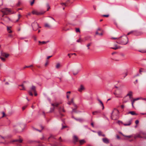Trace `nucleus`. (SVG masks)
<instances>
[{
	"instance_id": "4be33fe9",
	"label": "nucleus",
	"mask_w": 146,
	"mask_h": 146,
	"mask_svg": "<svg viewBox=\"0 0 146 146\" xmlns=\"http://www.w3.org/2000/svg\"><path fill=\"white\" fill-rule=\"evenodd\" d=\"M86 142L85 141L84 139H82L79 141V143L80 145H82Z\"/></svg>"
},
{
	"instance_id": "0eeeda50",
	"label": "nucleus",
	"mask_w": 146,
	"mask_h": 146,
	"mask_svg": "<svg viewBox=\"0 0 146 146\" xmlns=\"http://www.w3.org/2000/svg\"><path fill=\"white\" fill-rule=\"evenodd\" d=\"M33 14L36 15H39L43 14L44 13L42 12H39L35 11H33L32 12Z\"/></svg>"
},
{
	"instance_id": "bf43d9fd",
	"label": "nucleus",
	"mask_w": 146,
	"mask_h": 146,
	"mask_svg": "<svg viewBox=\"0 0 146 146\" xmlns=\"http://www.w3.org/2000/svg\"><path fill=\"white\" fill-rule=\"evenodd\" d=\"M34 2V1H32V2H31V5H33V4Z\"/></svg>"
},
{
	"instance_id": "de8ad7c7",
	"label": "nucleus",
	"mask_w": 146,
	"mask_h": 146,
	"mask_svg": "<svg viewBox=\"0 0 146 146\" xmlns=\"http://www.w3.org/2000/svg\"><path fill=\"white\" fill-rule=\"evenodd\" d=\"M9 56V54H8L5 53V56L6 58H7Z\"/></svg>"
},
{
	"instance_id": "b1692460",
	"label": "nucleus",
	"mask_w": 146,
	"mask_h": 146,
	"mask_svg": "<svg viewBox=\"0 0 146 146\" xmlns=\"http://www.w3.org/2000/svg\"><path fill=\"white\" fill-rule=\"evenodd\" d=\"M19 86L22 87L21 88H20V90H26L25 88L24 87V85L23 84L19 85Z\"/></svg>"
},
{
	"instance_id": "aec40b11",
	"label": "nucleus",
	"mask_w": 146,
	"mask_h": 146,
	"mask_svg": "<svg viewBox=\"0 0 146 146\" xmlns=\"http://www.w3.org/2000/svg\"><path fill=\"white\" fill-rule=\"evenodd\" d=\"M98 100L102 106V109L103 110L104 108V106L103 103H102V101L99 99H98Z\"/></svg>"
},
{
	"instance_id": "13d9d810",
	"label": "nucleus",
	"mask_w": 146,
	"mask_h": 146,
	"mask_svg": "<svg viewBox=\"0 0 146 146\" xmlns=\"http://www.w3.org/2000/svg\"><path fill=\"white\" fill-rule=\"evenodd\" d=\"M20 4H21L20 2L19 1L18 2V3H17V6H19L20 5Z\"/></svg>"
},
{
	"instance_id": "3c124183",
	"label": "nucleus",
	"mask_w": 146,
	"mask_h": 146,
	"mask_svg": "<svg viewBox=\"0 0 146 146\" xmlns=\"http://www.w3.org/2000/svg\"><path fill=\"white\" fill-rule=\"evenodd\" d=\"M81 40L80 38L79 39L77 40H76V42H80Z\"/></svg>"
},
{
	"instance_id": "37998d69",
	"label": "nucleus",
	"mask_w": 146,
	"mask_h": 146,
	"mask_svg": "<svg viewBox=\"0 0 146 146\" xmlns=\"http://www.w3.org/2000/svg\"><path fill=\"white\" fill-rule=\"evenodd\" d=\"M33 65H31L30 66H25V67H24V68H30V67H33Z\"/></svg>"
},
{
	"instance_id": "052dcab7",
	"label": "nucleus",
	"mask_w": 146,
	"mask_h": 146,
	"mask_svg": "<svg viewBox=\"0 0 146 146\" xmlns=\"http://www.w3.org/2000/svg\"><path fill=\"white\" fill-rule=\"evenodd\" d=\"M52 138L54 139H55V137H54L53 135H51L50 136V137L49 138Z\"/></svg>"
},
{
	"instance_id": "69168bd1",
	"label": "nucleus",
	"mask_w": 146,
	"mask_h": 146,
	"mask_svg": "<svg viewBox=\"0 0 146 146\" xmlns=\"http://www.w3.org/2000/svg\"><path fill=\"white\" fill-rule=\"evenodd\" d=\"M93 8L94 10H96V7L95 6H93Z\"/></svg>"
},
{
	"instance_id": "a211bd4d",
	"label": "nucleus",
	"mask_w": 146,
	"mask_h": 146,
	"mask_svg": "<svg viewBox=\"0 0 146 146\" xmlns=\"http://www.w3.org/2000/svg\"><path fill=\"white\" fill-rule=\"evenodd\" d=\"M133 34L135 36H138L140 35V33L137 31H133Z\"/></svg>"
},
{
	"instance_id": "774afa93",
	"label": "nucleus",
	"mask_w": 146,
	"mask_h": 146,
	"mask_svg": "<svg viewBox=\"0 0 146 146\" xmlns=\"http://www.w3.org/2000/svg\"><path fill=\"white\" fill-rule=\"evenodd\" d=\"M121 56H122L124 57L125 56V55L123 54H121Z\"/></svg>"
},
{
	"instance_id": "0e129e2a",
	"label": "nucleus",
	"mask_w": 146,
	"mask_h": 146,
	"mask_svg": "<svg viewBox=\"0 0 146 146\" xmlns=\"http://www.w3.org/2000/svg\"><path fill=\"white\" fill-rule=\"evenodd\" d=\"M121 108L122 109H123L124 107V106L123 105H121Z\"/></svg>"
},
{
	"instance_id": "c756f323",
	"label": "nucleus",
	"mask_w": 146,
	"mask_h": 146,
	"mask_svg": "<svg viewBox=\"0 0 146 146\" xmlns=\"http://www.w3.org/2000/svg\"><path fill=\"white\" fill-rule=\"evenodd\" d=\"M11 27H10V28L8 27H7V31L9 33H11L12 32V31L10 29V28H11Z\"/></svg>"
},
{
	"instance_id": "423d86ee",
	"label": "nucleus",
	"mask_w": 146,
	"mask_h": 146,
	"mask_svg": "<svg viewBox=\"0 0 146 146\" xmlns=\"http://www.w3.org/2000/svg\"><path fill=\"white\" fill-rule=\"evenodd\" d=\"M134 137L135 139L137 138H140L146 139V136L142 137L139 134H136L134 135Z\"/></svg>"
},
{
	"instance_id": "c9c22d12",
	"label": "nucleus",
	"mask_w": 146,
	"mask_h": 146,
	"mask_svg": "<svg viewBox=\"0 0 146 146\" xmlns=\"http://www.w3.org/2000/svg\"><path fill=\"white\" fill-rule=\"evenodd\" d=\"M139 51L142 53H145L146 52V50H139Z\"/></svg>"
},
{
	"instance_id": "9d476101",
	"label": "nucleus",
	"mask_w": 146,
	"mask_h": 146,
	"mask_svg": "<svg viewBox=\"0 0 146 146\" xmlns=\"http://www.w3.org/2000/svg\"><path fill=\"white\" fill-rule=\"evenodd\" d=\"M29 91H31V92H33L34 93L36 91L35 86L33 85L30 88V90Z\"/></svg>"
},
{
	"instance_id": "ea45409f",
	"label": "nucleus",
	"mask_w": 146,
	"mask_h": 146,
	"mask_svg": "<svg viewBox=\"0 0 146 146\" xmlns=\"http://www.w3.org/2000/svg\"><path fill=\"white\" fill-rule=\"evenodd\" d=\"M28 92L30 96H33V94L32 92L31 91H29Z\"/></svg>"
},
{
	"instance_id": "bb28decb",
	"label": "nucleus",
	"mask_w": 146,
	"mask_h": 146,
	"mask_svg": "<svg viewBox=\"0 0 146 146\" xmlns=\"http://www.w3.org/2000/svg\"><path fill=\"white\" fill-rule=\"evenodd\" d=\"M79 72V70H77L76 71V72H75L74 71H72L73 74L74 75H76Z\"/></svg>"
},
{
	"instance_id": "6ab92c4d",
	"label": "nucleus",
	"mask_w": 146,
	"mask_h": 146,
	"mask_svg": "<svg viewBox=\"0 0 146 146\" xmlns=\"http://www.w3.org/2000/svg\"><path fill=\"white\" fill-rule=\"evenodd\" d=\"M132 94H133V92L132 91H129L128 92V93H127V95L125 97H126V96H128L129 97L130 96H132Z\"/></svg>"
},
{
	"instance_id": "09e8293b",
	"label": "nucleus",
	"mask_w": 146,
	"mask_h": 146,
	"mask_svg": "<svg viewBox=\"0 0 146 146\" xmlns=\"http://www.w3.org/2000/svg\"><path fill=\"white\" fill-rule=\"evenodd\" d=\"M67 126H62V127L61 128V129H62L64 128L67 127Z\"/></svg>"
},
{
	"instance_id": "49530a36",
	"label": "nucleus",
	"mask_w": 146,
	"mask_h": 146,
	"mask_svg": "<svg viewBox=\"0 0 146 146\" xmlns=\"http://www.w3.org/2000/svg\"><path fill=\"white\" fill-rule=\"evenodd\" d=\"M133 31H131V32H129L127 34V35H129L130 34H132V33H133Z\"/></svg>"
},
{
	"instance_id": "8fccbe9b",
	"label": "nucleus",
	"mask_w": 146,
	"mask_h": 146,
	"mask_svg": "<svg viewBox=\"0 0 146 146\" xmlns=\"http://www.w3.org/2000/svg\"><path fill=\"white\" fill-rule=\"evenodd\" d=\"M102 16L103 17H108L109 16V15H103Z\"/></svg>"
},
{
	"instance_id": "864d4df0",
	"label": "nucleus",
	"mask_w": 146,
	"mask_h": 146,
	"mask_svg": "<svg viewBox=\"0 0 146 146\" xmlns=\"http://www.w3.org/2000/svg\"><path fill=\"white\" fill-rule=\"evenodd\" d=\"M139 123V121L138 120H136L135 121V123L136 124H138Z\"/></svg>"
},
{
	"instance_id": "ddd939ff",
	"label": "nucleus",
	"mask_w": 146,
	"mask_h": 146,
	"mask_svg": "<svg viewBox=\"0 0 146 146\" xmlns=\"http://www.w3.org/2000/svg\"><path fill=\"white\" fill-rule=\"evenodd\" d=\"M23 141V140L21 139H16V140H14L13 141H10V143H11L12 142H19L20 143H22Z\"/></svg>"
},
{
	"instance_id": "393cba45",
	"label": "nucleus",
	"mask_w": 146,
	"mask_h": 146,
	"mask_svg": "<svg viewBox=\"0 0 146 146\" xmlns=\"http://www.w3.org/2000/svg\"><path fill=\"white\" fill-rule=\"evenodd\" d=\"M116 91H115L114 92H113V94H114L115 96L116 97H121V96H120V95L118 94H117L116 92Z\"/></svg>"
},
{
	"instance_id": "7c9ffc66",
	"label": "nucleus",
	"mask_w": 146,
	"mask_h": 146,
	"mask_svg": "<svg viewBox=\"0 0 146 146\" xmlns=\"http://www.w3.org/2000/svg\"><path fill=\"white\" fill-rule=\"evenodd\" d=\"M49 41H47V42H46V41H38V42L39 43H41V44H46V43L47 42H48Z\"/></svg>"
},
{
	"instance_id": "2f4dec72",
	"label": "nucleus",
	"mask_w": 146,
	"mask_h": 146,
	"mask_svg": "<svg viewBox=\"0 0 146 146\" xmlns=\"http://www.w3.org/2000/svg\"><path fill=\"white\" fill-rule=\"evenodd\" d=\"M120 133L123 136L125 137H128L129 138H131V137H132V135H129V136H126V135H124L121 133Z\"/></svg>"
},
{
	"instance_id": "f257e3e1",
	"label": "nucleus",
	"mask_w": 146,
	"mask_h": 146,
	"mask_svg": "<svg viewBox=\"0 0 146 146\" xmlns=\"http://www.w3.org/2000/svg\"><path fill=\"white\" fill-rule=\"evenodd\" d=\"M119 38L117 41L116 42L118 44L125 45L127 44L128 42V39L127 35H124L118 38Z\"/></svg>"
},
{
	"instance_id": "dca6fc26",
	"label": "nucleus",
	"mask_w": 146,
	"mask_h": 146,
	"mask_svg": "<svg viewBox=\"0 0 146 146\" xmlns=\"http://www.w3.org/2000/svg\"><path fill=\"white\" fill-rule=\"evenodd\" d=\"M131 114L132 115H137V114L135 113L134 111H130L127 113V114Z\"/></svg>"
},
{
	"instance_id": "4468645a",
	"label": "nucleus",
	"mask_w": 146,
	"mask_h": 146,
	"mask_svg": "<svg viewBox=\"0 0 146 146\" xmlns=\"http://www.w3.org/2000/svg\"><path fill=\"white\" fill-rule=\"evenodd\" d=\"M132 119H130L128 122V123H124L123 125L125 126H129L131 125V123Z\"/></svg>"
},
{
	"instance_id": "f3484780",
	"label": "nucleus",
	"mask_w": 146,
	"mask_h": 146,
	"mask_svg": "<svg viewBox=\"0 0 146 146\" xmlns=\"http://www.w3.org/2000/svg\"><path fill=\"white\" fill-rule=\"evenodd\" d=\"M74 119L76 121H79L80 122H82L84 121V119L82 118H74Z\"/></svg>"
},
{
	"instance_id": "6e6552de",
	"label": "nucleus",
	"mask_w": 146,
	"mask_h": 146,
	"mask_svg": "<svg viewBox=\"0 0 146 146\" xmlns=\"http://www.w3.org/2000/svg\"><path fill=\"white\" fill-rule=\"evenodd\" d=\"M85 88L84 86L81 85L80 86V87L78 89V90L79 92H82L83 90H85Z\"/></svg>"
},
{
	"instance_id": "5fc2aeb1",
	"label": "nucleus",
	"mask_w": 146,
	"mask_h": 146,
	"mask_svg": "<svg viewBox=\"0 0 146 146\" xmlns=\"http://www.w3.org/2000/svg\"><path fill=\"white\" fill-rule=\"evenodd\" d=\"M27 106H25L23 107L22 108L23 110H24L26 108Z\"/></svg>"
},
{
	"instance_id": "5701e85b",
	"label": "nucleus",
	"mask_w": 146,
	"mask_h": 146,
	"mask_svg": "<svg viewBox=\"0 0 146 146\" xmlns=\"http://www.w3.org/2000/svg\"><path fill=\"white\" fill-rule=\"evenodd\" d=\"M69 0H68L66 2V3H61V4L62 5H65V7H66L67 6V3L68 2H69Z\"/></svg>"
},
{
	"instance_id": "c85d7f7f",
	"label": "nucleus",
	"mask_w": 146,
	"mask_h": 146,
	"mask_svg": "<svg viewBox=\"0 0 146 146\" xmlns=\"http://www.w3.org/2000/svg\"><path fill=\"white\" fill-rule=\"evenodd\" d=\"M44 26L46 27H48L49 28H50L51 26L48 23H45L44 25Z\"/></svg>"
},
{
	"instance_id": "f704fd0d",
	"label": "nucleus",
	"mask_w": 146,
	"mask_h": 146,
	"mask_svg": "<svg viewBox=\"0 0 146 146\" xmlns=\"http://www.w3.org/2000/svg\"><path fill=\"white\" fill-rule=\"evenodd\" d=\"M46 7L47 8V11H48L49 9H50V7L49 5V4L48 3H47L46 4Z\"/></svg>"
},
{
	"instance_id": "c03bdc74",
	"label": "nucleus",
	"mask_w": 146,
	"mask_h": 146,
	"mask_svg": "<svg viewBox=\"0 0 146 146\" xmlns=\"http://www.w3.org/2000/svg\"><path fill=\"white\" fill-rule=\"evenodd\" d=\"M98 135L99 136H101V135H102V133L101 131H98Z\"/></svg>"
},
{
	"instance_id": "58836bf2",
	"label": "nucleus",
	"mask_w": 146,
	"mask_h": 146,
	"mask_svg": "<svg viewBox=\"0 0 146 146\" xmlns=\"http://www.w3.org/2000/svg\"><path fill=\"white\" fill-rule=\"evenodd\" d=\"M91 43H90L88 44L87 45V47H88V49H90L89 46L91 45Z\"/></svg>"
},
{
	"instance_id": "39448f33",
	"label": "nucleus",
	"mask_w": 146,
	"mask_h": 146,
	"mask_svg": "<svg viewBox=\"0 0 146 146\" xmlns=\"http://www.w3.org/2000/svg\"><path fill=\"white\" fill-rule=\"evenodd\" d=\"M113 111L111 113V119L114 120H115L118 119L119 118V116L118 114L116 115L115 116H114L113 115Z\"/></svg>"
},
{
	"instance_id": "6e6d98bb",
	"label": "nucleus",
	"mask_w": 146,
	"mask_h": 146,
	"mask_svg": "<svg viewBox=\"0 0 146 146\" xmlns=\"http://www.w3.org/2000/svg\"><path fill=\"white\" fill-rule=\"evenodd\" d=\"M143 69L142 68H141L139 70V73L141 74V72H142V70Z\"/></svg>"
},
{
	"instance_id": "4c0bfd02",
	"label": "nucleus",
	"mask_w": 146,
	"mask_h": 146,
	"mask_svg": "<svg viewBox=\"0 0 146 146\" xmlns=\"http://www.w3.org/2000/svg\"><path fill=\"white\" fill-rule=\"evenodd\" d=\"M125 97H124L123 98V103H125L127 102L128 101V100H125Z\"/></svg>"
},
{
	"instance_id": "a19ab883",
	"label": "nucleus",
	"mask_w": 146,
	"mask_h": 146,
	"mask_svg": "<svg viewBox=\"0 0 146 146\" xmlns=\"http://www.w3.org/2000/svg\"><path fill=\"white\" fill-rule=\"evenodd\" d=\"M72 112H76V108H74L72 109Z\"/></svg>"
},
{
	"instance_id": "f03ea898",
	"label": "nucleus",
	"mask_w": 146,
	"mask_h": 146,
	"mask_svg": "<svg viewBox=\"0 0 146 146\" xmlns=\"http://www.w3.org/2000/svg\"><path fill=\"white\" fill-rule=\"evenodd\" d=\"M1 11L4 14V15H7L13 13H12L11 9L8 8L3 9L1 10Z\"/></svg>"
},
{
	"instance_id": "1a4fd4ad",
	"label": "nucleus",
	"mask_w": 146,
	"mask_h": 146,
	"mask_svg": "<svg viewBox=\"0 0 146 146\" xmlns=\"http://www.w3.org/2000/svg\"><path fill=\"white\" fill-rule=\"evenodd\" d=\"M73 142L74 143H76L78 141V138L76 135L74 136L73 137Z\"/></svg>"
},
{
	"instance_id": "20e7f679",
	"label": "nucleus",
	"mask_w": 146,
	"mask_h": 146,
	"mask_svg": "<svg viewBox=\"0 0 146 146\" xmlns=\"http://www.w3.org/2000/svg\"><path fill=\"white\" fill-rule=\"evenodd\" d=\"M58 111L59 112V113L62 116H63V115L61 113V112H62V111L63 112H65V111L64 110V107H63L62 108L61 107H59L58 108Z\"/></svg>"
},
{
	"instance_id": "412c9836",
	"label": "nucleus",
	"mask_w": 146,
	"mask_h": 146,
	"mask_svg": "<svg viewBox=\"0 0 146 146\" xmlns=\"http://www.w3.org/2000/svg\"><path fill=\"white\" fill-rule=\"evenodd\" d=\"M61 66V65L60 63H58L57 64L56 66V69H59L60 67Z\"/></svg>"
},
{
	"instance_id": "603ef678",
	"label": "nucleus",
	"mask_w": 146,
	"mask_h": 146,
	"mask_svg": "<svg viewBox=\"0 0 146 146\" xmlns=\"http://www.w3.org/2000/svg\"><path fill=\"white\" fill-rule=\"evenodd\" d=\"M111 39H118V40H119V38H114V37H112L111 38Z\"/></svg>"
},
{
	"instance_id": "4d7b16f0",
	"label": "nucleus",
	"mask_w": 146,
	"mask_h": 146,
	"mask_svg": "<svg viewBox=\"0 0 146 146\" xmlns=\"http://www.w3.org/2000/svg\"><path fill=\"white\" fill-rule=\"evenodd\" d=\"M62 30L64 31H66L67 30H69V29H66L64 27H63L62 28Z\"/></svg>"
},
{
	"instance_id": "f8f14e48",
	"label": "nucleus",
	"mask_w": 146,
	"mask_h": 146,
	"mask_svg": "<svg viewBox=\"0 0 146 146\" xmlns=\"http://www.w3.org/2000/svg\"><path fill=\"white\" fill-rule=\"evenodd\" d=\"M103 142L106 144H108L109 142V140L106 138H103L102 139Z\"/></svg>"
},
{
	"instance_id": "e433bc0d",
	"label": "nucleus",
	"mask_w": 146,
	"mask_h": 146,
	"mask_svg": "<svg viewBox=\"0 0 146 146\" xmlns=\"http://www.w3.org/2000/svg\"><path fill=\"white\" fill-rule=\"evenodd\" d=\"M76 33L80 32V29L79 28H76Z\"/></svg>"
},
{
	"instance_id": "9b49d317",
	"label": "nucleus",
	"mask_w": 146,
	"mask_h": 146,
	"mask_svg": "<svg viewBox=\"0 0 146 146\" xmlns=\"http://www.w3.org/2000/svg\"><path fill=\"white\" fill-rule=\"evenodd\" d=\"M61 103V102L58 103L57 102H56L54 104H51V105L55 108V107H58V105Z\"/></svg>"
},
{
	"instance_id": "7ed1b4c3",
	"label": "nucleus",
	"mask_w": 146,
	"mask_h": 146,
	"mask_svg": "<svg viewBox=\"0 0 146 146\" xmlns=\"http://www.w3.org/2000/svg\"><path fill=\"white\" fill-rule=\"evenodd\" d=\"M33 30L36 31L38 28V25L36 22H35L31 24Z\"/></svg>"
},
{
	"instance_id": "a878e982",
	"label": "nucleus",
	"mask_w": 146,
	"mask_h": 146,
	"mask_svg": "<svg viewBox=\"0 0 146 146\" xmlns=\"http://www.w3.org/2000/svg\"><path fill=\"white\" fill-rule=\"evenodd\" d=\"M100 112V111H94L92 113L93 115H95L97 114V113H99Z\"/></svg>"
},
{
	"instance_id": "cd10ccee",
	"label": "nucleus",
	"mask_w": 146,
	"mask_h": 146,
	"mask_svg": "<svg viewBox=\"0 0 146 146\" xmlns=\"http://www.w3.org/2000/svg\"><path fill=\"white\" fill-rule=\"evenodd\" d=\"M131 105L132 106V107L133 108H134V106L133 105V104L134 102L135 101V100L134 99L133 100H131Z\"/></svg>"
},
{
	"instance_id": "e2e57ef3",
	"label": "nucleus",
	"mask_w": 146,
	"mask_h": 146,
	"mask_svg": "<svg viewBox=\"0 0 146 146\" xmlns=\"http://www.w3.org/2000/svg\"><path fill=\"white\" fill-rule=\"evenodd\" d=\"M33 38H34V40L35 41H36L37 40L35 36H34L33 37Z\"/></svg>"
},
{
	"instance_id": "a18cd8bd",
	"label": "nucleus",
	"mask_w": 146,
	"mask_h": 146,
	"mask_svg": "<svg viewBox=\"0 0 146 146\" xmlns=\"http://www.w3.org/2000/svg\"><path fill=\"white\" fill-rule=\"evenodd\" d=\"M6 53L4 52H1V56H5V55Z\"/></svg>"
},
{
	"instance_id": "72a5a7b5",
	"label": "nucleus",
	"mask_w": 146,
	"mask_h": 146,
	"mask_svg": "<svg viewBox=\"0 0 146 146\" xmlns=\"http://www.w3.org/2000/svg\"><path fill=\"white\" fill-rule=\"evenodd\" d=\"M55 108L53 107V108H50V110L49 111V112H52L54 110Z\"/></svg>"
},
{
	"instance_id": "2eb2a0df",
	"label": "nucleus",
	"mask_w": 146,
	"mask_h": 146,
	"mask_svg": "<svg viewBox=\"0 0 146 146\" xmlns=\"http://www.w3.org/2000/svg\"><path fill=\"white\" fill-rule=\"evenodd\" d=\"M114 46V47H111V48L115 50L121 48V47L120 46H117L116 44Z\"/></svg>"
},
{
	"instance_id": "79ce46f5",
	"label": "nucleus",
	"mask_w": 146,
	"mask_h": 146,
	"mask_svg": "<svg viewBox=\"0 0 146 146\" xmlns=\"http://www.w3.org/2000/svg\"><path fill=\"white\" fill-rule=\"evenodd\" d=\"M0 58L1 60L2 61H5V59L4 58H3L1 56L0 57Z\"/></svg>"
},
{
	"instance_id": "338daca9",
	"label": "nucleus",
	"mask_w": 146,
	"mask_h": 146,
	"mask_svg": "<svg viewBox=\"0 0 146 146\" xmlns=\"http://www.w3.org/2000/svg\"><path fill=\"white\" fill-rule=\"evenodd\" d=\"M116 137L117 139H119L120 137L118 135H117L116 136Z\"/></svg>"
},
{
	"instance_id": "680f3d73",
	"label": "nucleus",
	"mask_w": 146,
	"mask_h": 146,
	"mask_svg": "<svg viewBox=\"0 0 146 146\" xmlns=\"http://www.w3.org/2000/svg\"><path fill=\"white\" fill-rule=\"evenodd\" d=\"M102 31V30L100 28H98V29L97 30V31Z\"/></svg>"
},
{
	"instance_id": "473e14b6",
	"label": "nucleus",
	"mask_w": 146,
	"mask_h": 146,
	"mask_svg": "<svg viewBox=\"0 0 146 146\" xmlns=\"http://www.w3.org/2000/svg\"><path fill=\"white\" fill-rule=\"evenodd\" d=\"M73 102V99H71V101H69L67 103V104L69 105L71 104Z\"/></svg>"
}]
</instances>
